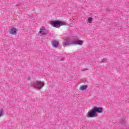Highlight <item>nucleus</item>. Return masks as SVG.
Returning a JSON list of instances; mask_svg holds the SVG:
<instances>
[{
    "label": "nucleus",
    "mask_w": 129,
    "mask_h": 129,
    "mask_svg": "<svg viewBox=\"0 0 129 129\" xmlns=\"http://www.w3.org/2000/svg\"><path fill=\"white\" fill-rule=\"evenodd\" d=\"M103 112V109H102V107H95L89 111L87 114V117H96L98 115L96 112L101 113Z\"/></svg>",
    "instance_id": "1"
},
{
    "label": "nucleus",
    "mask_w": 129,
    "mask_h": 129,
    "mask_svg": "<svg viewBox=\"0 0 129 129\" xmlns=\"http://www.w3.org/2000/svg\"><path fill=\"white\" fill-rule=\"evenodd\" d=\"M45 85L44 82H41L40 81H35L32 82L31 83L29 84L28 85V87H34L35 89L37 90H40L42 89V88Z\"/></svg>",
    "instance_id": "2"
},
{
    "label": "nucleus",
    "mask_w": 129,
    "mask_h": 129,
    "mask_svg": "<svg viewBox=\"0 0 129 129\" xmlns=\"http://www.w3.org/2000/svg\"><path fill=\"white\" fill-rule=\"evenodd\" d=\"M50 24L51 26L54 28H60L61 26H66V25H67L66 22L59 21H51Z\"/></svg>",
    "instance_id": "3"
},
{
    "label": "nucleus",
    "mask_w": 129,
    "mask_h": 129,
    "mask_svg": "<svg viewBox=\"0 0 129 129\" xmlns=\"http://www.w3.org/2000/svg\"><path fill=\"white\" fill-rule=\"evenodd\" d=\"M39 34H40L41 37H46V36L49 34V32L48 31H46V29H45V27H42L40 29Z\"/></svg>",
    "instance_id": "4"
},
{
    "label": "nucleus",
    "mask_w": 129,
    "mask_h": 129,
    "mask_svg": "<svg viewBox=\"0 0 129 129\" xmlns=\"http://www.w3.org/2000/svg\"><path fill=\"white\" fill-rule=\"evenodd\" d=\"M70 45H74L73 38L71 40L68 39L64 40V42L63 44L64 46H70Z\"/></svg>",
    "instance_id": "5"
},
{
    "label": "nucleus",
    "mask_w": 129,
    "mask_h": 129,
    "mask_svg": "<svg viewBox=\"0 0 129 129\" xmlns=\"http://www.w3.org/2000/svg\"><path fill=\"white\" fill-rule=\"evenodd\" d=\"M73 43L74 45H80V46L83 45V41L76 38H73Z\"/></svg>",
    "instance_id": "6"
},
{
    "label": "nucleus",
    "mask_w": 129,
    "mask_h": 129,
    "mask_svg": "<svg viewBox=\"0 0 129 129\" xmlns=\"http://www.w3.org/2000/svg\"><path fill=\"white\" fill-rule=\"evenodd\" d=\"M51 44L53 48H58L59 46V41L56 40H53L51 41Z\"/></svg>",
    "instance_id": "7"
},
{
    "label": "nucleus",
    "mask_w": 129,
    "mask_h": 129,
    "mask_svg": "<svg viewBox=\"0 0 129 129\" xmlns=\"http://www.w3.org/2000/svg\"><path fill=\"white\" fill-rule=\"evenodd\" d=\"M10 34H11V35H14V34L17 33V29L12 27L10 28V31H9Z\"/></svg>",
    "instance_id": "8"
},
{
    "label": "nucleus",
    "mask_w": 129,
    "mask_h": 129,
    "mask_svg": "<svg viewBox=\"0 0 129 129\" xmlns=\"http://www.w3.org/2000/svg\"><path fill=\"white\" fill-rule=\"evenodd\" d=\"M87 88V85H83L80 87V90H85Z\"/></svg>",
    "instance_id": "9"
},
{
    "label": "nucleus",
    "mask_w": 129,
    "mask_h": 129,
    "mask_svg": "<svg viewBox=\"0 0 129 129\" xmlns=\"http://www.w3.org/2000/svg\"><path fill=\"white\" fill-rule=\"evenodd\" d=\"M92 18L90 17L89 18H88V21H89V24H91V23H92Z\"/></svg>",
    "instance_id": "10"
},
{
    "label": "nucleus",
    "mask_w": 129,
    "mask_h": 129,
    "mask_svg": "<svg viewBox=\"0 0 129 129\" xmlns=\"http://www.w3.org/2000/svg\"><path fill=\"white\" fill-rule=\"evenodd\" d=\"M101 61L103 62V63H106V62H107V59L103 58Z\"/></svg>",
    "instance_id": "11"
},
{
    "label": "nucleus",
    "mask_w": 129,
    "mask_h": 129,
    "mask_svg": "<svg viewBox=\"0 0 129 129\" xmlns=\"http://www.w3.org/2000/svg\"><path fill=\"white\" fill-rule=\"evenodd\" d=\"M3 114H4V113H3V110H2L0 111V117L3 115Z\"/></svg>",
    "instance_id": "12"
},
{
    "label": "nucleus",
    "mask_w": 129,
    "mask_h": 129,
    "mask_svg": "<svg viewBox=\"0 0 129 129\" xmlns=\"http://www.w3.org/2000/svg\"><path fill=\"white\" fill-rule=\"evenodd\" d=\"M121 123H122V124H123L124 123V119H122Z\"/></svg>",
    "instance_id": "13"
}]
</instances>
